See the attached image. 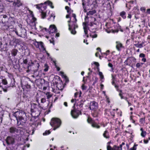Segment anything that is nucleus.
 Wrapping results in <instances>:
<instances>
[{"instance_id":"obj_29","label":"nucleus","mask_w":150,"mask_h":150,"mask_svg":"<svg viewBox=\"0 0 150 150\" xmlns=\"http://www.w3.org/2000/svg\"><path fill=\"white\" fill-rule=\"evenodd\" d=\"M93 116L94 117H96L98 116V114L97 111H95L93 114Z\"/></svg>"},{"instance_id":"obj_25","label":"nucleus","mask_w":150,"mask_h":150,"mask_svg":"<svg viewBox=\"0 0 150 150\" xmlns=\"http://www.w3.org/2000/svg\"><path fill=\"white\" fill-rule=\"evenodd\" d=\"M44 67V71L45 72L47 71L48 70L49 67L48 66L47 64H45Z\"/></svg>"},{"instance_id":"obj_41","label":"nucleus","mask_w":150,"mask_h":150,"mask_svg":"<svg viewBox=\"0 0 150 150\" xmlns=\"http://www.w3.org/2000/svg\"><path fill=\"white\" fill-rule=\"evenodd\" d=\"M2 83L4 85H6L7 83V82L6 80L4 79L2 80Z\"/></svg>"},{"instance_id":"obj_10","label":"nucleus","mask_w":150,"mask_h":150,"mask_svg":"<svg viewBox=\"0 0 150 150\" xmlns=\"http://www.w3.org/2000/svg\"><path fill=\"white\" fill-rule=\"evenodd\" d=\"M22 5V3L20 0H14L13 1V5L14 6L19 7Z\"/></svg>"},{"instance_id":"obj_5","label":"nucleus","mask_w":150,"mask_h":150,"mask_svg":"<svg viewBox=\"0 0 150 150\" xmlns=\"http://www.w3.org/2000/svg\"><path fill=\"white\" fill-rule=\"evenodd\" d=\"M75 105V103L73 107L74 108ZM79 113H80V114H81V111L74 109V110H71V115L72 117L74 118H77L79 115Z\"/></svg>"},{"instance_id":"obj_33","label":"nucleus","mask_w":150,"mask_h":150,"mask_svg":"<svg viewBox=\"0 0 150 150\" xmlns=\"http://www.w3.org/2000/svg\"><path fill=\"white\" fill-rule=\"evenodd\" d=\"M4 8L3 5L1 4H0V13L2 12Z\"/></svg>"},{"instance_id":"obj_49","label":"nucleus","mask_w":150,"mask_h":150,"mask_svg":"<svg viewBox=\"0 0 150 150\" xmlns=\"http://www.w3.org/2000/svg\"><path fill=\"white\" fill-rule=\"evenodd\" d=\"M91 37L93 38H96L97 37V34H95L93 35H90Z\"/></svg>"},{"instance_id":"obj_54","label":"nucleus","mask_w":150,"mask_h":150,"mask_svg":"<svg viewBox=\"0 0 150 150\" xmlns=\"http://www.w3.org/2000/svg\"><path fill=\"white\" fill-rule=\"evenodd\" d=\"M132 17V15L130 13H129L128 14V16H127V18H131Z\"/></svg>"},{"instance_id":"obj_22","label":"nucleus","mask_w":150,"mask_h":150,"mask_svg":"<svg viewBox=\"0 0 150 150\" xmlns=\"http://www.w3.org/2000/svg\"><path fill=\"white\" fill-rule=\"evenodd\" d=\"M126 12L124 11H122L120 13V16L123 19L126 18Z\"/></svg>"},{"instance_id":"obj_23","label":"nucleus","mask_w":150,"mask_h":150,"mask_svg":"<svg viewBox=\"0 0 150 150\" xmlns=\"http://www.w3.org/2000/svg\"><path fill=\"white\" fill-rule=\"evenodd\" d=\"M96 12L95 10H94L92 11H90L87 13V16H91L95 13Z\"/></svg>"},{"instance_id":"obj_51","label":"nucleus","mask_w":150,"mask_h":150,"mask_svg":"<svg viewBox=\"0 0 150 150\" xmlns=\"http://www.w3.org/2000/svg\"><path fill=\"white\" fill-rule=\"evenodd\" d=\"M50 43H52L53 44V45H54V41L53 39H52L51 40H50Z\"/></svg>"},{"instance_id":"obj_63","label":"nucleus","mask_w":150,"mask_h":150,"mask_svg":"<svg viewBox=\"0 0 150 150\" xmlns=\"http://www.w3.org/2000/svg\"><path fill=\"white\" fill-rule=\"evenodd\" d=\"M144 143L147 144L148 142V140H145L144 139Z\"/></svg>"},{"instance_id":"obj_55","label":"nucleus","mask_w":150,"mask_h":150,"mask_svg":"<svg viewBox=\"0 0 150 150\" xmlns=\"http://www.w3.org/2000/svg\"><path fill=\"white\" fill-rule=\"evenodd\" d=\"M78 27V26L77 24H74V29L76 28H77Z\"/></svg>"},{"instance_id":"obj_32","label":"nucleus","mask_w":150,"mask_h":150,"mask_svg":"<svg viewBox=\"0 0 150 150\" xmlns=\"http://www.w3.org/2000/svg\"><path fill=\"white\" fill-rule=\"evenodd\" d=\"M39 42L36 41L34 43V45L37 48H38L39 47Z\"/></svg>"},{"instance_id":"obj_47","label":"nucleus","mask_w":150,"mask_h":150,"mask_svg":"<svg viewBox=\"0 0 150 150\" xmlns=\"http://www.w3.org/2000/svg\"><path fill=\"white\" fill-rule=\"evenodd\" d=\"M139 57H141L144 58L145 57V55L143 53H141L139 54Z\"/></svg>"},{"instance_id":"obj_64","label":"nucleus","mask_w":150,"mask_h":150,"mask_svg":"<svg viewBox=\"0 0 150 150\" xmlns=\"http://www.w3.org/2000/svg\"><path fill=\"white\" fill-rule=\"evenodd\" d=\"M147 12L149 13L150 14V8L148 9L147 10Z\"/></svg>"},{"instance_id":"obj_50","label":"nucleus","mask_w":150,"mask_h":150,"mask_svg":"<svg viewBox=\"0 0 150 150\" xmlns=\"http://www.w3.org/2000/svg\"><path fill=\"white\" fill-rule=\"evenodd\" d=\"M140 122H145V118H141L140 120Z\"/></svg>"},{"instance_id":"obj_28","label":"nucleus","mask_w":150,"mask_h":150,"mask_svg":"<svg viewBox=\"0 0 150 150\" xmlns=\"http://www.w3.org/2000/svg\"><path fill=\"white\" fill-rule=\"evenodd\" d=\"M43 4L41 3L40 4L36 5V6L37 8H38L39 9H40V8H41L42 7V5Z\"/></svg>"},{"instance_id":"obj_48","label":"nucleus","mask_w":150,"mask_h":150,"mask_svg":"<svg viewBox=\"0 0 150 150\" xmlns=\"http://www.w3.org/2000/svg\"><path fill=\"white\" fill-rule=\"evenodd\" d=\"M81 87L83 90H86V87L84 86V84H83Z\"/></svg>"},{"instance_id":"obj_3","label":"nucleus","mask_w":150,"mask_h":150,"mask_svg":"<svg viewBox=\"0 0 150 150\" xmlns=\"http://www.w3.org/2000/svg\"><path fill=\"white\" fill-rule=\"evenodd\" d=\"M61 123V122L59 119L56 118H53L51 120L50 124L52 127H54L53 129L54 130L59 127Z\"/></svg>"},{"instance_id":"obj_58","label":"nucleus","mask_w":150,"mask_h":150,"mask_svg":"<svg viewBox=\"0 0 150 150\" xmlns=\"http://www.w3.org/2000/svg\"><path fill=\"white\" fill-rule=\"evenodd\" d=\"M115 87L116 88V89H117V91H118V87H119V86H117L116 85V84H115Z\"/></svg>"},{"instance_id":"obj_30","label":"nucleus","mask_w":150,"mask_h":150,"mask_svg":"<svg viewBox=\"0 0 150 150\" xmlns=\"http://www.w3.org/2000/svg\"><path fill=\"white\" fill-rule=\"evenodd\" d=\"M50 131L49 130H46L45 131V132L43 133V135H47V134H49L50 133Z\"/></svg>"},{"instance_id":"obj_18","label":"nucleus","mask_w":150,"mask_h":150,"mask_svg":"<svg viewBox=\"0 0 150 150\" xmlns=\"http://www.w3.org/2000/svg\"><path fill=\"white\" fill-rule=\"evenodd\" d=\"M140 130L142 131L141 135L143 137H144L146 134V132L143 130V129L142 128H141Z\"/></svg>"},{"instance_id":"obj_62","label":"nucleus","mask_w":150,"mask_h":150,"mask_svg":"<svg viewBox=\"0 0 150 150\" xmlns=\"http://www.w3.org/2000/svg\"><path fill=\"white\" fill-rule=\"evenodd\" d=\"M3 91L4 92H6L7 91V89L6 88H3Z\"/></svg>"},{"instance_id":"obj_40","label":"nucleus","mask_w":150,"mask_h":150,"mask_svg":"<svg viewBox=\"0 0 150 150\" xmlns=\"http://www.w3.org/2000/svg\"><path fill=\"white\" fill-rule=\"evenodd\" d=\"M137 145L134 144L132 148L130 149V150H136V146Z\"/></svg>"},{"instance_id":"obj_53","label":"nucleus","mask_w":150,"mask_h":150,"mask_svg":"<svg viewBox=\"0 0 150 150\" xmlns=\"http://www.w3.org/2000/svg\"><path fill=\"white\" fill-rule=\"evenodd\" d=\"M28 62V61L27 59H24L23 60V62L25 64H27Z\"/></svg>"},{"instance_id":"obj_45","label":"nucleus","mask_w":150,"mask_h":150,"mask_svg":"<svg viewBox=\"0 0 150 150\" xmlns=\"http://www.w3.org/2000/svg\"><path fill=\"white\" fill-rule=\"evenodd\" d=\"M108 66L111 68V69L112 70H113V65L111 63H109L108 64Z\"/></svg>"},{"instance_id":"obj_6","label":"nucleus","mask_w":150,"mask_h":150,"mask_svg":"<svg viewBox=\"0 0 150 150\" xmlns=\"http://www.w3.org/2000/svg\"><path fill=\"white\" fill-rule=\"evenodd\" d=\"M28 64L29 66L28 67V69H29L30 66H32V68H33V71L34 72V73H36L38 70L39 67V64L36 62L33 63L31 62V64Z\"/></svg>"},{"instance_id":"obj_60","label":"nucleus","mask_w":150,"mask_h":150,"mask_svg":"<svg viewBox=\"0 0 150 150\" xmlns=\"http://www.w3.org/2000/svg\"><path fill=\"white\" fill-rule=\"evenodd\" d=\"M84 30V32L85 34H87L88 33V31L87 30V29H86Z\"/></svg>"},{"instance_id":"obj_20","label":"nucleus","mask_w":150,"mask_h":150,"mask_svg":"<svg viewBox=\"0 0 150 150\" xmlns=\"http://www.w3.org/2000/svg\"><path fill=\"white\" fill-rule=\"evenodd\" d=\"M117 26V29L114 30L113 31V33H117L119 31V29H120L121 31H123V30L121 29V27L119 24H118Z\"/></svg>"},{"instance_id":"obj_2","label":"nucleus","mask_w":150,"mask_h":150,"mask_svg":"<svg viewBox=\"0 0 150 150\" xmlns=\"http://www.w3.org/2000/svg\"><path fill=\"white\" fill-rule=\"evenodd\" d=\"M17 120V124L18 125H24L25 123L26 120L24 117L25 116L24 112L22 111H17L13 114Z\"/></svg>"},{"instance_id":"obj_1","label":"nucleus","mask_w":150,"mask_h":150,"mask_svg":"<svg viewBox=\"0 0 150 150\" xmlns=\"http://www.w3.org/2000/svg\"><path fill=\"white\" fill-rule=\"evenodd\" d=\"M9 17L7 18L6 15H4L0 17V22L2 23V29L4 30H13V25L16 23V19L15 16L13 14H9Z\"/></svg>"},{"instance_id":"obj_38","label":"nucleus","mask_w":150,"mask_h":150,"mask_svg":"<svg viewBox=\"0 0 150 150\" xmlns=\"http://www.w3.org/2000/svg\"><path fill=\"white\" fill-rule=\"evenodd\" d=\"M87 121L89 123H90L91 124V123L92 122H93V121H92V120L91 118H88V119H87Z\"/></svg>"},{"instance_id":"obj_44","label":"nucleus","mask_w":150,"mask_h":150,"mask_svg":"<svg viewBox=\"0 0 150 150\" xmlns=\"http://www.w3.org/2000/svg\"><path fill=\"white\" fill-rule=\"evenodd\" d=\"M42 70H40L39 71V73L38 74L36 75L37 76H39L40 77L42 76Z\"/></svg>"},{"instance_id":"obj_52","label":"nucleus","mask_w":150,"mask_h":150,"mask_svg":"<svg viewBox=\"0 0 150 150\" xmlns=\"http://www.w3.org/2000/svg\"><path fill=\"white\" fill-rule=\"evenodd\" d=\"M26 87L27 88H31V86L28 84H27L26 86Z\"/></svg>"},{"instance_id":"obj_16","label":"nucleus","mask_w":150,"mask_h":150,"mask_svg":"<svg viewBox=\"0 0 150 150\" xmlns=\"http://www.w3.org/2000/svg\"><path fill=\"white\" fill-rule=\"evenodd\" d=\"M91 126L97 129H99L100 127V126L98 125L97 123L95 122H92Z\"/></svg>"},{"instance_id":"obj_12","label":"nucleus","mask_w":150,"mask_h":150,"mask_svg":"<svg viewBox=\"0 0 150 150\" xmlns=\"http://www.w3.org/2000/svg\"><path fill=\"white\" fill-rule=\"evenodd\" d=\"M116 48L118 51H120L121 50V48H123L124 47L122 45L119 41H117L116 42Z\"/></svg>"},{"instance_id":"obj_15","label":"nucleus","mask_w":150,"mask_h":150,"mask_svg":"<svg viewBox=\"0 0 150 150\" xmlns=\"http://www.w3.org/2000/svg\"><path fill=\"white\" fill-rule=\"evenodd\" d=\"M18 52V51L16 49H13L11 50V53L12 56L14 57L16 56Z\"/></svg>"},{"instance_id":"obj_4","label":"nucleus","mask_w":150,"mask_h":150,"mask_svg":"<svg viewBox=\"0 0 150 150\" xmlns=\"http://www.w3.org/2000/svg\"><path fill=\"white\" fill-rule=\"evenodd\" d=\"M10 31H14L16 33L18 36L21 37L22 38H25L27 36L26 31V30L24 28L22 27L20 28L18 30H17L16 29L14 30V28Z\"/></svg>"},{"instance_id":"obj_34","label":"nucleus","mask_w":150,"mask_h":150,"mask_svg":"<svg viewBox=\"0 0 150 150\" xmlns=\"http://www.w3.org/2000/svg\"><path fill=\"white\" fill-rule=\"evenodd\" d=\"M99 75L100 76V78L101 79H103L104 78V76L103 75V73L101 72H99Z\"/></svg>"},{"instance_id":"obj_46","label":"nucleus","mask_w":150,"mask_h":150,"mask_svg":"<svg viewBox=\"0 0 150 150\" xmlns=\"http://www.w3.org/2000/svg\"><path fill=\"white\" fill-rule=\"evenodd\" d=\"M46 100L45 98H43L41 99V103H43L46 102Z\"/></svg>"},{"instance_id":"obj_13","label":"nucleus","mask_w":150,"mask_h":150,"mask_svg":"<svg viewBox=\"0 0 150 150\" xmlns=\"http://www.w3.org/2000/svg\"><path fill=\"white\" fill-rule=\"evenodd\" d=\"M107 150H120V147L116 145L114 146L112 148L110 145L107 146Z\"/></svg>"},{"instance_id":"obj_61","label":"nucleus","mask_w":150,"mask_h":150,"mask_svg":"<svg viewBox=\"0 0 150 150\" xmlns=\"http://www.w3.org/2000/svg\"><path fill=\"white\" fill-rule=\"evenodd\" d=\"M142 61H143L144 62H146V58H142Z\"/></svg>"},{"instance_id":"obj_59","label":"nucleus","mask_w":150,"mask_h":150,"mask_svg":"<svg viewBox=\"0 0 150 150\" xmlns=\"http://www.w3.org/2000/svg\"><path fill=\"white\" fill-rule=\"evenodd\" d=\"M53 17V19H54L55 17V16L54 14H52L50 16V17Z\"/></svg>"},{"instance_id":"obj_19","label":"nucleus","mask_w":150,"mask_h":150,"mask_svg":"<svg viewBox=\"0 0 150 150\" xmlns=\"http://www.w3.org/2000/svg\"><path fill=\"white\" fill-rule=\"evenodd\" d=\"M68 25L69 26V29L70 31H71V33L73 34H76V31L75 30V29H72L69 24Z\"/></svg>"},{"instance_id":"obj_43","label":"nucleus","mask_w":150,"mask_h":150,"mask_svg":"<svg viewBox=\"0 0 150 150\" xmlns=\"http://www.w3.org/2000/svg\"><path fill=\"white\" fill-rule=\"evenodd\" d=\"M137 68H139L140 67H142L141 64L139 63H137L136 65Z\"/></svg>"},{"instance_id":"obj_21","label":"nucleus","mask_w":150,"mask_h":150,"mask_svg":"<svg viewBox=\"0 0 150 150\" xmlns=\"http://www.w3.org/2000/svg\"><path fill=\"white\" fill-rule=\"evenodd\" d=\"M47 4L49 5L52 8H53L54 7L52 6V3L49 0H48L46 1L45 2L44 4Z\"/></svg>"},{"instance_id":"obj_11","label":"nucleus","mask_w":150,"mask_h":150,"mask_svg":"<svg viewBox=\"0 0 150 150\" xmlns=\"http://www.w3.org/2000/svg\"><path fill=\"white\" fill-rule=\"evenodd\" d=\"M49 30V32L50 34L57 32V28L53 25H51L50 26Z\"/></svg>"},{"instance_id":"obj_7","label":"nucleus","mask_w":150,"mask_h":150,"mask_svg":"<svg viewBox=\"0 0 150 150\" xmlns=\"http://www.w3.org/2000/svg\"><path fill=\"white\" fill-rule=\"evenodd\" d=\"M98 108V104L96 102L94 101L91 102L89 107V108L91 110L96 109H97Z\"/></svg>"},{"instance_id":"obj_42","label":"nucleus","mask_w":150,"mask_h":150,"mask_svg":"<svg viewBox=\"0 0 150 150\" xmlns=\"http://www.w3.org/2000/svg\"><path fill=\"white\" fill-rule=\"evenodd\" d=\"M144 42H142V43L141 44H139V46L138 47V48H141L143 47V45L144 44Z\"/></svg>"},{"instance_id":"obj_8","label":"nucleus","mask_w":150,"mask_h":150,"mask_svg":"<svg viewBox=\"0 0 150 150\" xmlns=\"http://www.w3.org/2000/svg\"><path fill=\"white\" fill-rule=\"evenodd\" d=\"M6 141L8 145H10V144H13L15 143L14 139L11 137H8L6 139Z\"/></svg>"},{"instance_id":"obj_14","label":"nucleus","mask_w":150,"mask_h":150,"mask_svg":"<svg viewBox=\"0 0 150 150\" xmlns=\"http://www.w3.org/2000/svg\"><path fill=\"white\" fill-rule=\"evenodd\" d=\"M12 41L13 42L16 43H19L20 42L19 40L18 39H17L16 38L13 37V38L12 41H10L9 42V44L11 45H13V44H12Z\"/></svg>"},{"instance_id":"obj_56","label":"nucleus","mask_w":150,"mask_h":150,"mask_svg":"<svg viewBox=\"0 0 150 150\" xmlns=\"http://www.w3.org/2000/svg\"><path fill=\"white\" fill-rule=\"evenodd\" d=\"M132 61L134 62H136V59L134 57H132Z\"/></svg>"},{"instance_id":"obj_17","label":"nucleus","mask_w":150,"mask_h":150,"mask_svg":"<svg viewBox=\"0 0 150 150\" xmlns=\"http://www.w3.org/2000/svg\"><path fill=\"white\" fill-rule=\"evenodd\" d=\"M3 46L1 42H0V50L3 51H5L7 50V47H6V45H5V47H2Z\"/></svg>"},{"instance_id":"obj_27","label":"nucleus","mask_w":150,"mask_h":150,"mask_svg":"<svg viewBox=\"0 0 150 150\" xmlns=\"http://www.w3.org/2000/svg\"><path fill=\"white\" fill-rule=\"evenodd\" d=\"M41 14L42 18L43 19H44L46 17V13L45 12H43V11H41Z\"/></svg>"},{"instance_id":"obj_37","label":"nucleus","mask_w":150,"mask_h":150,"mask_svg":"<svg viewBox=\"0 0 150 150\" xmlns=\"http://www.w3.org/2000/svg\"><path fill=\"white\" fill-rule=\"evenodd\" d=\"M65 9L67 10V12L68 13H70V8L68 6H66L65 7Z\"/></svg>"},{"instance_id":"obj_57","label":"nucleus","mask_w":150,"mask_h":150,"mask_svg":"<svg viewBox=\"0 0 150 150\" xmlns=\"http://www.w3.org/2000/svg\"><path fill=\"white\" fill-rule=\"evenodd\" d=\"M119 95L121 99H123V96H122V93H119Z\"/></svg>"},{"instance_id":"obj_24","label":"nucleus","mask_w":150,"mask_h":150,"mask_svg":"<svg viewBox=\"0 0 150 150\" xmlns=\"http://www.w3.org/2000/svg\"><path fill=\"white\" fill-rule=\"evenodd\" d=\"M103 136L106 139H108L109 136L108 135V132L107 131H105L103 134Z\"/></svg>"},{"instance_id":"obj_39","label":"nucleus","mask_w":150,"mask_h":150,"mask_svg":"<svg viewBox=\"0 0 150 150\" xmlns=\"http://www.w3.org/2000/svg\"><path fill=\"white\" fill-rule=\"evenodd\" d=\"M84 101H83V100H81L80 101V104L79 105V106L81 108H82L83 107V102Z\"/></svg>"},{"instance_id":"obj_31","label":"nucleus","mask_w":150,"mask_h":150,"mask_svg":"<svg viewBox=\"0 0 150 150\" xmlns=\"http://www.w3.org/2000/svg\"><path fill=\"white\" fill-rule=\"evenodd\" d=\"M60 73L62 74V75L64 76V77L65 78V79L66 80V81L67 82L69 80H68V77L64 75V72L61 71L60 72Z\"/></svg>"},{"instance_id":"obj_35","label":"nucleus","mask_w":150,"mask_h":150,"mask_svg":"<svg viewBox=\"0 0 150 150\" xmlns=\"http://www.w3.org/2000/svg\"><path fill=\"white\" fill-rule=\"evenodd\" d=\"M46 95L47 96V99H49L50 98H51L52 96L51 95H50L49 94V93H46Z\"/></svg>"},{"instance_id":"obj_36","label":"nucleus","mask_w":150,"mask_h":150,"mask_svg":"<svg viewBox=\"0 0 150 150\" xmlns=\"http://www.w3.org/2000/svg\"><path fill=\"white\" fill-rule=\"evenodd\" d=\"M83 29H87V24L85 23H83Z\"/></svg>"},{"instance_id":"obj_9","label":"nucleus","mask_w":150,"mask_h":150,"mask_svg":"<svg viewBox=\"0 0 150 150\" xmlns=\"http://www.w3.org/2000/svg\"><path fill=\"white\" fill-rule=\"evenodd\" d=\"M9 132L11 134L18 133L19 132V130L14 127H10L9 129Z\"/></svg>"},{"instance_id":"obj_26","label":"nucleus","mask_w":150,"mask_h":150,"mask_svg":"<svg viewBox=\"0 0 150 150\" xmlns=\"http://www.w3.org/2000/svg\"><path fill=\"white\" fill-rule=\"evenodd\" d=\"M39 46H40L44 50H45V49L44 47V45H43V43L42 42H39Z\"/></svg>"}]
</instances>
